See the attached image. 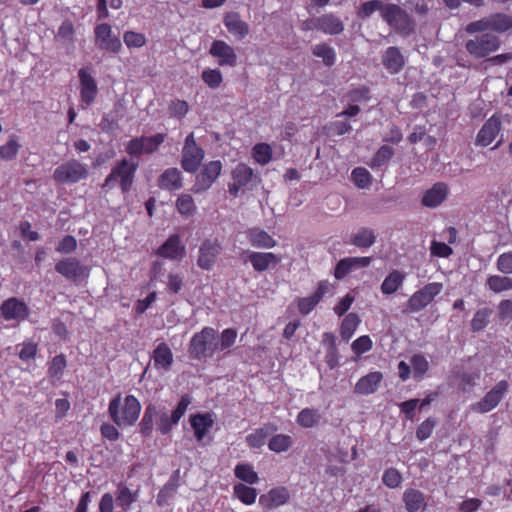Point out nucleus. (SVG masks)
Returning <instances> with one entry per match:
<instances>
[{
	"instance_id": "f257e3e1",
	"label": "nucleus",
	"mask_w": 512,
	"mask_h": 512,
	"mask_svg": "<svg viewBox=\"0 0 512 512\" xmlns=\"http://www.w3.org/2000/svg\"><path fill=\"white\" fill-rule=\"evenodd\" d=\"M141 412V404L133 395L122 399L117 394L109 403L108 413L112 421L119 427H128L136 423Z\"/></svg>"
},
{
	"instance_id": "f03ea898",
	"label": "nucleus",
	"mask_w": 512,
	"mask_h": 512,
	"mask_svg": "<svg viewBox=\"0 0 512 512\" xmlns=\"http://www.w3.org/2000/svg\"><path fill=\"white\" fill-rule=\"evenodd\" d=\"M138 168V163L128 160L126 158L117 161L111 172L106 177L102 188H113L115 185H119L122 193L130 191L134 182L135 173Z\"/></svg>"
},
{
	"instance_id": "7ed1b4c3",
	"label": "nucleus",
	"mask_w": 512,
	"mask_h": 512,
	"mask_svg": "<svg viewBox=\"0 0 512 512\" xmlns=\"http://www.w3.org/2000/svg\"><path fill=\"white\" fill-rule=\"evenodd\" d=\"M216 338L217 332L215 329L210 327L203 328L199 333H196L190 341V356L197 360L212 357L214 352L218 349Z\"/></svg>"
},
{
	"instance_id": "20e7f679",
	"label": "nucleus",
	"mask_w": 512,
	"mask_h": 512,
	"mask_svg": "<svg viewBox=\"0 0 512 512\" xmlns=\"http://www.w3.org/2000/svg\"><path fill=\"white\" fill-rule=\"evenodd\" d=\"M88 168L75 159L59 165L53 172V179L59 184H74L88 177Z\"/></svg>"
},
{
	"instance_id": "39448f33",
	"label": "nucleus",
	"mask_w": 512,
	"mask_h": 512,
	"mask_svg": "<svg viewBox=\"0 0 512 512\" xmlns=\"http://www.w3.org/2000/svg\"><path fill=\"white\" fill-rule=\"evenodd\" d=\"M382 19L394 30L404 35L410 34L414 23L408 13L396 4H387L382 11Z\"/></svg>"
},
{
	"instance_id": "423d86ee",
	"label": "nucleus",
	"mask_w": 512,
	"mask_h": 512,
	"mask_svg": "<svg viewBox=\"0 0 512 512\" xmlns=\"http://www.w3.org/2000/svg\"><path fill=\"white\" fill-rule=\"evenodd\" d=\"M443 290V284L432 282L416 291L407 301L405 313H416L426 308Z\"/></svg>"
},
{
	"instance_id": "0eeeda50",
	"label": "nucleus",
	"mask_w": 512,
	"mask_h": 512,
	"mask_svg": "<svg viewBox=\"0 0 512 512\" xmlns=\"http://www.w3.org/2000/svg\"><path fill=\"white\" fill-rule=\"evenodd\" d=\"M500 47V39L498 36L490 33H484L469 39L465 48L467 52L474 58H484L491 53L497 51Z\"/></svg>"
},
{
	"instance_id": "6e6552de",
	"label": "nucleus",
	"mask_w": 512,
	"mask_h": 512,
	"mask_svg": "<svg viewBox=\"0 0 512 512\" xmlns=\"http://www.w3.org/2000/svg\"><path fill=\"white\" fill-rule=\"evenodd\" d=\"M509 390V383L505 380L496 383L484 397L471 405V409L476 413H487L493 410L502 400Z\"/></svg>"
},
{
	"instance_id": "1a4fd4ad",
	"label": "nucleus",
	"mask_w": 512,
	"mask_h": 512,
	"mask_svg": "<svg viewBox=\"0 0 512 512\" xmlns=\"http://www.w3.org/2000/svg\"><path fill=\"white\" fill-rule=\"evenodd\" d=\"M204 158V151L197 146L193 133H190L186 139L182 149V168L190 173L198 170Z\"/></svg>"
},
{
	"instance_id": "9d476101",
	"label": "nucleus",
	"mask_w": 512,
	"mask_h": 512,
	"mask_svg": "<svg viewBox=\"0 0 512 512\" xmlns=\"http://www.w3.org/2000/svg\"><path fill=\"white\" fill-rule=\"evenodd\" d=\"M95 45L104 51L114 54L122 50L121 40L112 31V28L107 23L98 24L94 28Z\"/></svg>"
},
{
	"instance_id": "9b49d317",
	"label": "nucleus",
	"mask_w": 512,
	"mask_h": 512,
	"mask_svg": "<svg viewBox=\"0 0 512 512\" xmlns=\"http://www.w3.org/2000/svg\"><path fill=\"white\" fill-rule=\"evenodd\" d=\"M55 270L73 282H80L88 278L90 273L89 267L82 265L78 259L73 257L59 261L55 265Z\"/></svg>"
},
{
	"instance_id": "f8f14e48",
	"label": "nucleus",
	"mask_w": 512,
	"mask_h": 512,
	"mask_svg": "<svg viewBox=\"0 0 512 512\" xmlns=\"http://www.w3.org/2000/svg\"><path fill=\"white\" fill-rule=\"evenodd\" d=\"M221 252L222 246L218 240H204L198 250L197 265L203 270H211Z\"/></svg>"
},
{
	"instance_id": "ddd939ff",
	"label": "nucleus",
	"mask_w": 512,
	"mask_h": 512,
	"mask_svg": "<svg viewBox=\"0 0 512 512\" xmlns=\"http://www.w3.org/2000/svg\"><path fill=\"white\" fill-rule=\"evenodd\" d=\"M221 170L222 164L219 160L209 162L204 166L200 174L197 175L191 190L196 194L206 191L216 181Z\"/></svg>"
},
{
	"instance_id": "4468645a",
	"label": "nucleus",
	"mask_w": 512,
	"mask_h": 512,
	"mask_svg": "<svg viewBox=\"0 0 512 512\" xmlns=\"http://www.w3.org/2000/svg\"><path fill=\"white\" fill-rule=\"evenodd\" d=\"M501 129V117L497 114L492 115L484 122V124L478 131L475 138V145L480 147L489 146L500 133Z\"/></svg>"
},
{
	"instance_id": "2eb2a0df",
	"label": "nucleus",
	"mask_w": 512,
	"mask_h": 512,
	"mask_svg": "<svg viewBox=\"0 0 512 512\" xmlns=\"http://www.w3.org/2000/svg\"><path fill=\"white\" fill-rule=\"evenodd\" d=\"M0 312L6 321L20 322L28 316L29 309L24 301L12 297L2 303Z\"/></svg>"
},
{
	"instance_id": "dca6fc26",
	"label": "nucleus",
	"mask_w": 512,
	"mask_h": 512,
	"mask_svg": "<svg viewBox=\"0 0 512 512\" xmlns=\"http://www.w3.org/2000/svg\"><path fill=\"white\" fill-rule=\"evenodd\" d=\"M80 81V98L81 101L87 106L91 105L98 94V87L95 78L86 68H81L78 71Z\"/></svg>"
},
{
	"instance_id": "f3484780",
	"label": "nucleus",
	"mask_w": 512,
	"mask_h": 512,
	"mask_svg": "<svg viewBox=\"0 0 512 512\" xmlns=\"http://www.w3.org/2000/svg\"><path fill=\"white\" fill-rule=\"evenodd\" d=\"M209 53L218 59V64L220 66L233 67L236 65L237 56L234 48L223 40L213 41Z\"/></svg>"
},
{
	"instance_id": "a211bd4d",
	"label": "nucleus",
	"mask_w": 512,
	"mask_h": 512,
	"mask_svg": "<svg viewBox=\"0 0 512 512\" xmlns=\"http://www.w3.org/2000/svg\"><path fill=\"white\" fill-rule=\"evenodd\" d=\"M372 262L371 257H346L341 259L334 271V276L336 279H343L350 272L368 267Z\"/></svg>"
},
{
	"instance_id": "6ab92c4d",
	"label": "nucleus",
	"mask_w": 512,
	"mask_h": 512,
	"mask_svg": "<svg viewBox=\"0 0 512 512\" xmlns=\"http://www.w3.org/2000/svg\"><path fill=\"white\" fill-rule=\"evenodd\" d=\"M233 182L229 184V193L237 196L241 188L246 187L253 179V170L244 163H239L232 171Z\"/></svg>"
},
{
	"instance_id": "aec40b11",
	"label": "nucleus",
	"mask_w": 512,
	"mask_h": 512,
	"mask_svg": "<svg viewBox=\"0 0 512 512\" xmlns=\"http://www.w3.org/2000/svg\"><path fill=\"white\" fill-rule=\"evenodd\" d=\"M157 255L170 260H177L184 256L185 247L181 244L179 235H171L158 249Z\"/></svg>"
},
{
	"instance_id": "412c9836",
	"label": "nucleus",
	"mask_w": 512,
	"mask_h": 512,
	"mask_svg": "<svg viewBox=\"0 0 512 512\" xmlns=\"http://www.w3.org/2000/svg\"><path fill=\"white\" fill-rule=\"evenodd\" d=\"M402 500L407 512H424L427 508V497L418 489H406L403 493Z\"/></svg>"
},
{
	"instance_id": "4be33fe9",
	"label": "nucleus",
	"mask_w": 512,
	"mask_h": 512,
	"mask_svg": "<svg viewBox=\"0 0 512 512\" xmlns=\"http://www.w3.org/2000/svg\"><path fill=\"white\" fill-rule=\"evenodd\" d=\"M223 23L229 33L238 40L244 39L249 34V25L240 18L237 12H228L224 16Z\"/></svg>"
},
{
	"instance_id": "5701e85b",
	"label": "nucleus",
	"mask_w": 512,
	"mask_h": 512,
	"mask_svg": "<svg viewBox=\"0 0 512 512\" xmlns=\"http://www.w3.org/2000/svg\"><path fill=\"white\" fill-rule=\"evenodd\" d=\"M249 261L254 270L257 272L266 271L270 266H276L280 262V258L274 253H263V252H248L247 259L244 262Z\"/></svg>"
},
{
	"instance_id": "b1692460",
	"label": "nucleus",
	"mask_w": 512,
	"mask_h": 512,
	"mask_svg": "<svg viewBox=\"0 0 512 512\" xmlns=\"http://www.w3.org/2000/svg\"><path fill=\"white\" fill-rule=\"evenodd\" d=\"M313 27L325 34L336 35L343 31V23L333 14H324L313 19Z\"/></svg>"
},
{
	"instance_id": "393cba45",
	"label": "nucleus",
	"mask_w": 512,
	"mask_h": 512,
	"mask_svg": "<svg viewBox=\"0 0 512 512\" xmlns=\"http://www.w3.org/2000/svg\"><path fill=\"white\" fill-rule=\"evenodd\" d=\"M447 195V185L443 182L435 183L424 193L422 197V204L426 207L435 208L446 199Z\"/></svg>"
},
{
	"instance_id": "a878e982",
	"label": "nucleus",
	"mask_w": 512,
	"mask_h": 512,
	"mask_svg": "<svg viewBox=\"0 0 512 512\" xmlns=\"http://www.w3.org/2000/svg\"><path fill=\"white\" fill-rule=\"evenodd\" d=\"M383 375L381 372H371L361 377L355 385L354 391L360 395H369L377 391Z\"/></svg>"
},
{
	"instance_id": "bb28decb",
	"label": "nucleus",
	"mask_w": 512,
	"mask_h": 512,
	"mask_svg": "<svg viewBox=\"0 0 512 512\" xmlns=\"http://www.w3.org/2000/svg\"><path fill=\"white\" fill-rule=\"evenodd\" d=\"M382 63L389 73L396 74L403 68L405 60L400 50L395 46H391L383 53Z\"/></svg>"
},
{
	"instance_id": "cd10ccee",
	"label": "nucleus",
	"mask_w": 512,
	"mask_h": 512,
	"mask_svg": "<svg viewBox=\"0 0 512 512\" xmlns=\"http://www.w3.org/2000/svg\"><path fill=\"white\" fill-rule=\"evenodd\" d=\"M214 420L209 413H198L190 418L191 427L194 430L197 441H202L208 431L212 428Z\"/></svg>"
},
{
	"instance_id": "c85d7f7f",
	"label": "nucleus",
	"mask_w": 512,
	"mask_h": 512,
	"mask_svg": "<svg viewBox=\"0 0 512 512\" xmlns=\"http://www.w3.org/2000/svg\"><path fill=\"white\" fill-rule=\"evenodd\" d=\"M152 359L155 368L168 371L173 364V353L166 343L161 342L154 349Z\"/></svg>"
},
{
	"instance_id": "c756f323",
	"label": "nucleus",
	"mask_w": 512,
	"mask_h": 512,
	"mask_svg": "<svg viewBox=\"0 0 512 512\" xmlns=\"http://www.w3.org/2000/svg\"><path fill=\"white\" fill-rule=\"evenodd\" d=\"M289 500V492L284 487L274 488L268 494L262 495L259 499L261 505L272 509L284 505Z\"/></svg>"
},
{
	"instance_id": "7c9ffc66",
	"label": "nucleus",
	"mask_w": 512,
	"mask_h": 512,
	"mask_svg": "<svg viewBox=\"0 0 512 512\" xmlns=\"http://www.w3.org/2000/svg\"><path fill=\"white\" fill-rule=\"evenodd\" d=\"M158 186L165 190H179L182 187L181 172L177 168L166 169L158 179Z\"/></svg>"
},
{
	"instance_id": "2f4dec72",
	"label": "nucleus",
	"mask_w": 512,
	"mask_h": 512,
	"mask_svg": "<svg viewBox=\"0 0 512 512\" xmlns=\"http://www.w3.org/2000/svg\"><path fill=\"white\" fill-rule=\"evenodd\" d=\"M247 238L250 244L256 248H273L276 241L264 230L252 228L247 231Z\"/></svg>"
},
{
	"instance_id": "473e14b6",
	"label": "nucleus",
	"mask_w": 512,
	"mask_h": 512,
	"mask_svg": "<svg viewBox=\"0 0 512 512\" xmlns=\"http://www.w3.org/2000/svg\"><path fill=\"white\" fill-rule=\"evenodd\" d=\"M406 275L398 270H393L381 284V292L384 295L395 293L403 284Z\"/></svg>"
},
{
	"instance_id": "72a5a7b5",
	"label": "nucleus",
	"mask_w": 512,
	"mask_h": 512,
	"mask_svg": "<svg viewBox=\"0 0 512 512\" xmlns=\"http://www.w3.org/2000/svg\"><path fill=\"white\" fill-rule=\"evenodd\" d=\"M350 242L358 248H369L376 242V235L372 229L362 227L351 236Z\"/></svg>"
},
{
	"instance_id": "f704fd0d",
	"label": "nucleus",
	"mask_w": 512,
	"mask_h": 512,
	"mask_svg": "<svg viewBox=\"0 0 512 512\" xmlns=\"http://www.w3.org/2000/svg\"><path fill=\"white\" fill-rule=\"evenodd\" d=\"M321 418L317 409L305 408L297 415L296 422L303 428H313L320 423Z\"/></svg>"
},
{
	"instance_id": "c9c22d12",
	"label": "nucleus",
	"mask_w": 512,
	"mask_h": 512,
	"mask_svg": "<svg viewBox=\"0 0 512 512\" xmlns=\"http://www.w3.org/2000/svg\"><path fill=\"white\" fill-rule=\"evenodd\" d=\"M490 30L503 33L512 28V18L503 13L491 14L488 16Z\"/></svg>"
},
{
	"instance_id": "e433bc0d",
	"label": "nucleus",
	"mask_w": 512,
	"mask_h": 512,
	"mask_svg": "<svg viewBox=\"0 0 512 512\" xmlns=\"http://www.w3.org/2000/svg\"><path fill=\"white\" fill-rule=\"evenodd\" d=\"M137 492H132L128 487L119 485L116 494V502L123 510H128L137 501Z\"/></svg>"
},
{
	"instance_id": "4c0bfd02",
	"label": "nucleus",
	"mask_w": 512,
	"mask_h": 512,
	"mask_svg": "<svg viewBox=\"0 0 512 512\" xmlns=\"http://www.w3.org/2000/svg\"><path fill=\"white\" fill-rule=\"evenodd\" d=\"M360 323L357 314L350 313L342 321L340 334L343 340L349 341Z\"/></svg>"
},
{
	"instance_id": "58836bf2",
	"label": "nucleus",
	"mask_w": 512,
	"mask_h": 512,
	"mask_svg": "<svg viewBox=\"0 0 512 512\" xmlns=\"http://www.w3.org/2000/svg\"><path fill=\"white\" fill-rule=\"evenodd\" d=\"M486 286L495 293L512 289V279L507 276L492 275L488 277Z\"/></svg>"
},
{
	"instance_id": "ea45409f",
	"label": "nucleus",
	"mask_w": 512,
	"mask_h": 512,
	"mask_svg": "<svg viewBox=\"0 0 512 512\" xmlns=\"http://www.w3.org/2000/svg\"><path fill=\"white\" fill-rule=\"evenodd\" d=\"M312 53L314 56L322 58V60L326 66L330 67V66L334 65V63H335V59H336L335 51L331 46H329L325 43L315 45L312 48Z\"/></svg>"
},
{
	"instance_id": "a19ab883",
	"label": "nucleus",
	"mask_w": 512,
	"mask_h": 512,
	"mask_svg": "<svg viewBox=\"0 0 512 512\" xmlns=\"http://www.w3.org/2000/svg\"><path fill=\"white\" fill-rule=\"evenodd\" d=\"M292 444L293 440L289 435L277 434L270 439L268 447L273 452L281 453L288 451Z\"/></svg>"
},
{
	"instance_id": "79ce46f5",
	"label": "nucleus",
	"mask_w": 512,
	"mask_h": 512,
	"mask_svg": "<svg viewBox=\"0 0 512 512\" xmlns=\"http://www.w3.org/2000/svg\"><path fill=\"white\" fill-rule=\"evenodd\" d=\"M157 408L154 405H148L144 411L142 420L139 424L140 432L144 436H149L153 430L154 418H156Z\"/></svg>"
},
{
	"instance_id": "37998d69",
	"label": "nucleus",
	"mask_w": 512,
	"mask_h": 512,
	"mask_svg": "<svg viewBox=\"0 0 512 512\" xmlns=\"http://www.w3.org/2000/svg\"><path fill=\"white\" fill-rule=\"evenodd\" d=\"M234 494L246 505L253 504L257 497V491L255 488L246 486L242 483H238L234 486Z\"/></svg>"
},
{
	"instance_id": "c03bdc74",
	"label": "nucleus",
	"mask_w": 512,
	"mask_h": 512,
	"mask_svg": "<svg viewBox=\"0 0 512 512\" xmlns=\"http://www.w3.org/2000/svg\"><path fill=\"white\" fill-rule=\"evenodd\" d=\"M386 5L387 4L380 0L366 1L359 6L357 15L361 19H367L376 11H379L382 14Z\"/></svg>"
},
{
	"instance_id": "a18cd8bd",
	"label": "nucleus",
	"mask_w": 512,
	"mask_h": 512,
	"mask_svg": "<svg viewBox=\"0 0 512 512\" xmlns=\"http://www.w3.org/2000/svg\"><path fill=\"white\" fill-rule=\"evenodd\" d=\"M177 211L183 216H191L196 212L194 199L189 194H181L176 200Z\"/></svg>"
},
{
	"instance_id": "49530a36",
	"label": "nucleus",
	"mask_w": 512,
	"mask_h": 512,
	"mask_svg": "<svg viewBox=\"0 0 512 512\" xmlns=\"http://www.w3.org/2000/svg\"><path fill=\"white\" fill-rule=\"evenodd\" d=\"M235 476L248 484H256L259 481L257 473L250 464H238L235 467Z\"/></svg>"
},
{
	"instance_id": "de8ad7c7",
	"label": "nucleus",
	"mask_w": 512,
	"mask_h": 512,
	"mask_svg": "<svg viewBox=\"0 0 512 512\" xmlns=\"http://www.w3.org/2000/svg\"><path fill=\"white\" fill-rule=\"evenodd\" d=\"M56 40L65 45H72L74 42V26L70 20H65L59 27Z\"/></svg>"
},
{
	"instance_id": "09e8293b",
	"label": "nucleus",
	"mask_w": 512,
	"mask_h": 512,
	"mask_svg": "<svg viewBox=\"0 0 512 512\" xmlns=\"http://www.w3.org/2000/svg\"><path fill=\"white\" fill-rule=\"evenodd\" d=\"M492 314V311L488 308H483L478 310L471 321V329L474 332H478L483 330L487 324L489 323V318Z\"/></svg>"
},
{
	"instance_id": "8fccbe9b",
	"label": "nucleus",
	"mask_w": 512,
	"mask_h": 512,
	"mask_svg": "<svg viewBox=\"0 0 512 512\" xmlns=\"http://www.w3.org/2000/svg\"><path fill=\"white\" fill-rule=\"evenodd\" d=\"M157 418V427L162 434H168L174 425L178 422H174L173 415H169L167 412L163 410H157L156 414Z\"/></svg>"
},
{
	"instance_id": "3c124183",
	"label": "nucleus",
	"mask_w": 512,
	"mask_h": 512,
	"mask_svg": "<svg viewBox=\"0 0 512 512\" xmlns=\"http://www.w3.org/2000/svg\"><path fill=\"white\" fill-rule=\"evenodd\" d=\"M394 155L392 147L383 145L381 146L371 160V167H381L385 165Z\"/></svg>"
},
{
	"instance_id": "603ef678",
	"label": "nucleus",
	"mask_w": 512,
	"mask_h": 512,
	"mask_svg": "<svg viewBox=\"0 0 512 512\" xmlns=\"http://www.w3.org/2000/svg\"><path fill=\"white\" fill-rule=\"evenodd\" d=\"M269 434L270 433L267 429H256L254 432L246 436V443L251 448H260L265 444L266 438Z\"/></svg>"
},
{
	"instance_id": "864d4df0",
	"label": "nucleus",
	"mask_w": 512,
	"mask_h": 512,
	"mask_svg": "<svg viewBox=\"0 0 512 512\" xmlns=\"http://www.w3.org/2000/svg\"><path fill=\"white\" fill-rule=\"evenodd\" d=\"M253 157L258 163L265 165L271 160L272 149L266 143H259L253 148Z\"/></svg>"
},
{
	"instance_id": "5fc2aeb1",
	"label": "nucleus",
	"mask_w": 512,
	"mask_h": 512,
	"mask_svg": "<svg viewBox=\"0 0 512 512\" xmlns=\"http://www.w3.org/2000/svg\"><path fill=\"white\" fill-rule=\"evenodd\" d=\"M123 41L128 48H140L146 44V37L143 33L130 30L123 34Z\"/></svg>"
},
{
	"instance_id": "6e6d98bb",
	"label": "nucleus",
	"mask_w": 512,
	"mask_h": 512,
	"mask_svg": "<svg viewBox=\"0 0 512 512\" xmlns=\"http://www.w3.org/2000/svg\"><path fill=\"white\" fill-rule=\"evenodd\" d=\"M66 367V358L63 354L55 356L48 368L49 376L55 379H60Z\"/></svg>"
},
{
	"instance_id": "4d7b16f0",
	"label": "nucleus",
	"mask_w": 512,
	"mask_h": 512,
	"mask_svg": "<svg viewBox=\"0 0 512 512\" xmlns=\"http://www.w3.org/2000/svg\"><path fill=\"white\" fill-rule=\"evenodd\" d=\"M20 145L15 138H11L5 145L0 146V158L6 161L13 160L18 153Z\"/></svg>"
},
{
	"instance_id": "13d9d810",
	"label": "nucleus",
	"mask_w": 512,
	"mask_h": 512,
	"mask_svg": "<svg viewBox=\"0 0 512 512\" xmlns=\"http://www.w3.org/2000/svg\"><path fill=\"white\" fill-rule=\"evenodd\" d=\"M352 179L359 188H367L371 182V174L362 167H357L352 171Z\"/></svg>"
},
{
	"instance_id": "bf43d9fd",
	"label": "nucleus",
	"mask_w": 512,
	"mask_h": 512,
	"mask_svg": "<svg viewBox=\"0 0 512 512\" xmlns=\"http://www.w3.org/2000/svg\"><path fill=\"white\" fill-rule=\"evenodd\" d=\"M202 80L212 89L220 86L223 78L218 69H207L202 72Z\"/></svg>"
},
{
	"instance_id": "052dcab7",
	"label": "nucleus",
	"mask_w": 512,
	"mask_h": 512,
	"mask_svg": "<svg viewBox=\"0 0 512 512\" xmlns=\"http://www.w3.org/2000/svg\"><path fill=\"white\" fill-rule=\"evenodd\" d=\"M144 154L155 152L164 141L163 134H155L153 136L142 137Z\"/></svg>"
},
{
	"instance_id": "680f3d73",
	"label": "nucleus",
	"mask_w": 512,
	"mask_h": 512,
	"mask_svg": "<svg viewBox=\"0 0 512 512\" xmlns=\"http://www.w3.org/2000/svg\"><path fill=\"white\" fill-rule=\"evenodd\" d=\"M435 426L436 421L432 418H428L423 421L416 430L417 439L420 441L428 439L431 436Z\"/></svg>"
},
{
	"instance_id": "e2e57ef3",
	"label": "nucleus",
	"mask_w": 512,
	"mask_h": 512,
	"mask_svg": "<svg viewBox=\"0 0 512 512\" xmlns=\"http://www.w3.org/2000/svg\"><path fill=\"white\" fill-rule=\"evenodd\" d=\"M411 365L415 376L422 377L428 370L429 364L423 355H414L411 359Z\"/></svg>"
},
{
	"instance_id": "0e129e2a",
	"label": "nucleus",
	"mask_w": 512,
	"mask_h": 512,
	"mask_svg": "<svg viewBox=\"0 0 512 512\" xmlns=\"http://www.w3.org/2000/svg\"><path fill=\"white\" fill-rule=\"evenodd\" d=\"M402 480L401 474L394 468L387 469L382 477L383 483L389 488H396Z\"/></svg>"
},
{
	"instance_id": "69168bd1",
	"label": "nucleus",
	"mask_w": 512,
	"mask_h": 512,
	"mask_svg": "<svg viewBox=\"0 0 512 512\" xmlns=\"http://www.w3.org/2000/svg\"><path fill=\"white\" fill-rule=\"evenodd\" d=\"M352 350L355 354L360 355L362 353L368 352L372 348V340L369 336L363 335L357 338L352 343Z\"/></svg>"
},
{
	"instance_id": "338daca9",
	"label": "nucleus",
	"mask_w": 512,
	"mask_h": 512,
	"mask_svg": "<svg viewBox=\"0 0 512 512\" xmlns=\"http://www.w3.org/2000/svg\"><path fill=\"white\" fill-rule=\"evenodd\" d=\"M237 337V332L235 329L228 328L222 331L221 337H220V343L218 344V348L221 350H225L230 348Z\"/></svg>"
},
{
	"instance_id": "774afa93",
	"label": "nucleus",
	"mask_w": 512,
	"mask_h": 512,
	"mask_svg": "<svg viewBox=\"0 0 512 512\" xmlns=\"http://www.w3.org/2000/svg\"><path fill=\"white\" fill-rule=\"evenodd\" d=\"M497 269L503 274L512 273V252L503 253L498 257Z\"/></svg>"
}]
</instances>
